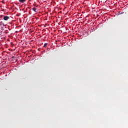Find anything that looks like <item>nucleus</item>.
<instances>
[{"mask_svg": "<svg viewBox=\"0 0 128 128\" xmlns=\"http://www.w3.org/2000/svg\"><path fill=\"white\" fill-rule=\"evenodd\" d=\"M20 2H22V4H24V2H26V0H19Z\"/></svg>", "mask_w": 128, "mask_h": 128, "instance_id": "obj_2", "label": "nucleus"}, {"mask_svg": "<svg viewBox=\"0 0 128 128\" xmlns=\"http://www.w3.org/2000/svg\"><path fill=\"white\" fill-rule=\"evenodd\" d=\"M4 22H0V26H4Z\"/></svg>", "mask_w": 128, "mask_h": 128, "instance_id": "obj_4", "label": "nucleus"}, {"mask_svg": "<svg viewBox=\"0 0 128 128\" xmlns=\"http://www.w3.org/2000/svg\"><path fill=\"white\" fill-rule=\"evenodd\" d=\"M10 18V17L8 16H4L3 18V20H8Z\"/></svg>", "mask_w": 128, "mask_h": 128, "instance_id": "obj_1", "label": "nucleus"}, {"mask_svg": "<svg viewBox=\"0 0 128 128\" xmlns=\"http://www.w3.org/2000/svg\"><path fill=\"white\" fill-rule=\"evenodd\" d=\"M32 10L33 12H36V8H32Z\"/></svg>", "mask_w": 128, "mask_h": 128, "instance_id": "obj_3", "label": "nucleus"}, {"mask_svg": "<svg viewBox=\"0 0 128 128\" xmlns=\"http://www.w3.org/2000/svg\"><path fill=\"white\" fill-rule=\"evenodd\" d=\"M124 14V12H122L121 14Z\"/></svg>", "mask_w": 128, "mask_h": 128, "instance_id": "obj_6", "label": "nucleus"}, {"mask_svg": "<svg viewBox=\"0 0 128 128\" xmlns=\"http://www.w3.org/2000/svg\"><path fill=\"white\" fill-rule=\"evenodd\" d=\"M12 58H14V56H12Z\"/></svg>", "mask_w": 128, "mask_h": 128, "instance_id": "obj_7", "label": "nucleus"}, {"mask_svg": "<svg viewBox=\"0 0 128 128\" xmlns=\"http://www.w3.org/2000/svg\"><path fill=\"white\" fill-rule=\"evenodd\" d=\"M48 46V43H45L44 46V48H46Z\"/></svg>", "mask_w": 128, "mask_h": 128, "instance_id": "obj_5", "label": "nucleus"}]
</instances>
